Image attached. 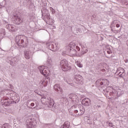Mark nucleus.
<instances>
[{"label": "nucleus", "mask_w": 128, "mask_h": 128, "mask_svg": "<svg viewBox=\"0 0 128 128\" xmlns=\"http://www.w3.org/2000/svg\"><path fill=\"white\" fill-rule=\"evenodd\" d=\"M15 42L18 46L25 48L28 44V38L24 35H19L15 38Z\"/></svg>", "instance_id": "1"}, {"label": "nucleus", "mask_w": 128, "mask_h": 128, "mask_svg": "<svg viewBox=\"0 0 128 128\" xmlns=\"http://www.w3.org/2000/svg\"><path fill=\"white\" fill-rule=\"evenodd\" d=\"M42 18H44V20H47L46 21V24H49L50 26H52L54 23V20L52 18H50V12L48 10H42Z\"/></svg>", "instance_id": "2"}, {"label": "nucleus", "mask_w": 128, "mask_h": 128, "mask_svg": "<svg viewBox=\"0 0 128 128\" xmlns=\"http://www.w3.org/2000/svg\"><path fill=\"white\" fill-rule=\"evenodd\" d=\"M60 64L61 66V68L64 72H68V70H72V67L68 66V60H62L60 62Z\"/></svg>", "instance_id": "3"}, {"label": "nucleus", "mask_w": 128, "mask_h": 128, "mask_svg": "<svg viewBox=\"0 0 128 128\" xmlns=\"http://www.w3.org/2000/svg\"><path fill=\"white\" fill-rule=\"evenodd\" d=\"M69 98L72 100V104H74L72 106V108L76 106V104H78V96L76 94H70L68 95Z\"/></svg>", "instance_id": "4"}, {"label": "nucleus", "mask_w": 128, "mask_h": 128, "mask_svg": "<svg viewBox=\"0 0 128 128\" xmlns=\"http://www.w3.org/2000/svg\"><path fill=\"white\" fill-rule=\"evenodd\" d=\"M109 94L110 96H112V98L116 100V98H118L120 96H121L122 93L117 91L116 90H113V91L109 93Z\"/></svg>", "instance_id": "5"}, {"label": "nucleus", "mask_w": 128, "mask_h": 128, "mask_svg": "<svg viewBox=\"0 0 128 128\" xmlns=\"http://www.w3.org/2000/svg\"><path fill=\"white\" fill-rule=\"evenodd\" d=\"M80 48L78 46H76V48L66 50V52L70 54V56H76V52H80Z\"/></svg>", "instance_id": "6"}, {"label": "nucleus", "mask_w": 128, "mask_h": 128, "mask_svg": "<svg viewBox=\"0 0 128 128\" xmlns=\"http://www.w3.org/2000/svg\"><path fill=\"white\" fill-rule=\"evenodd\" d=\"M96 84H100V86H108V84H110V81L106 79L104 80H98L96 82Z\"/></svg>", "instance_id": "7"}, {"label": "nucleus", "mask_w": 128, "mask_h": 128, "mask_svg": "<svg viewBox=\"0 0 128 128\" xmlns=\"http://www.w3.org/2000/svg\"><path fill=\"white\" fill-rule=\"evenodd\" d=\"M74 78H75V82L78 84H84V79L82 76L80 74H76L74 76Z\"/></svg>", "instance_id": "8"}, {"label": "nucleus", "mask_w": 128, "mask_h": 128, "mask_svg": "<svg viewBox=\"0 0 128 128\" xmlns=\"http://www.w3.org/2000/svg\"><path fill=\"white\" fill-rule=\"evenodd\" d=\"M3 100L4 105L5 106H10V104H16V102L14 100H11L10 101V98H8V97L4 98Z\"/></svg>", "instance_id": "9"}, {"label": "nucleus", "mask_w": 128, "mask_h": 128, "mask_svg": "<svg viewBox=\"0 0 128 128\" xmlns=\"http://www.w3.org/2000/svg\"><path fill=\"white\" fill-rule=\"evenodd\" d=\"M14 20H13L14 24H20L22 22V19L20 18V16H18L14 15Z\"/></svg>", "instance_id": "10"}, {"label": "nucleus", "mask_w": 128, "mask_h": 128, "mask_svg": "<svg viewBox=\"0 0 128 128\" xmlns=\"http://www.w3.org/2000/svg\"><path fill=\"white\" fill-rule=\"evenodd\" d=\"M82 106H90L92 104V101L88 98H85L82 99Z\"/></svg>", "instance_id": "11"}, {"label": "nucleus", "mask_w": 128, "mask_h": 128, "mask_svg": "<svg viewBox=\"0 0 128 128\" xmlns=\"http://www.w3.org/2000/svg\"><path fill=\"white\" fill-rule=\"evenodd\" d=\"M38 69L40 70V74L44 76H48V70L44 68V66H40L38 68Z\"/></svg>", "instance_id": "12"}, {"label": "nucleus", "mask_w": 128, "mask_h": 128, "mask_svg": "<svg viewBox=\"0 0 128 128\" xmlns=\"http://www.w3.org/2000/svg\"><path fill=\"white\" fill-rule=\"evenodd\" d=\"M54 90L58 92V94H62V89L58 84H56L54 85Z\"/></svg>", "instance_id": "13"}, {"label": "nucleus", "mask_w": 128, "mask_h": 128, "mask_svg": "<svg viewBox=\"0 0 128 128\" xmlns=\"http://www.w3.org/2000/svg\"><path fill=\"white\" fill-rule=\"evenodd\" d=\"M50 80V78H46L40 82V84H42L43 86H48V80Z\"/></svg>", "instance_id": "14"}, {"label": "nucleus", "mask_w": 128, "mask_h": 128, "mask_svg": "<svg viewBox=\"0 0 128 128\" xmlns=\"http://www.w3.org/2000/svg\"><path fill=\"white\" fill-rule=\"evenodd\" d=\"M48 48L52 52H54V50H58V44L56 43L54 44H50L48 45Z\"/></svg>", "instance_id": "15"}, {"label": "nucleus", "mask_w": 128, "mask_h": 128, "mask_svg": "<svg viewBox=\"0 0 128 128\" xmlns=\"http://www.w3.org/2000/svg\"><path fill=\"white\" fill-rule=\"evenodd\" d=\"M74 112L76 114H78V116H82V114H84V108H81L79 109V110H74Z\"/></svg>", "instance_id": "16"}, {"label": "nucleus", "mask_w": 128, "mask_h": 128, "mask_svg": "<svg viewBox=\"0 0 128 128\" xmlns=\"http://www.w3.org/2000/svg\"><path fill=\"white\" fill-rule=\"evenodd\" d=\"M76 44L73 42H71L68 46L66 47V50H74L76 48Z\"/></svg>", "instance_id": "17"}, {"label": "nucleus", "mask_w": 128, "mask_h": 128, "mask_svg": "<svg viewBox=\"0 0 128 128\" xmlns=\"http://www.w3.org/2000/svg\"><path fill=\"white\" fill-rule=\"evenodd\" d=\"M71 30L75 34H78V32H81L80 29V28H76V26H74L71 27Z\"/></svg>", "instance_id": "18"}, {"label": "nucleus", "mask_w": 128, "mask_h": 128, "mask_svg": "<svg viewBox=\"0 0 128 128\" xmlns=\"http://www.w3.org/2000/svg\"><path fill=\"white\" fill-rule=\"evenodd\" d=\"M47 102L49 104L50 106H54V100L52 98L48 97L46 98Z\"/></svg>", "instance_id": "19"}, {"label": "nucleus", "mask_w": 128, "mask_h": 128, "mask_svg": "<svg viewBox=\"0 0 128 128\" xmlns=\"http://www.w3.org/2000/svg\"><path fill=\"white\" fill-rule=\"evenodd\" d=\"M120 71L119 72V76L120 78H124V76H126V73L124 72L125 70L124 68H120Z\"/></svg>", "instance_id": "20"}, {"label": "nucleus", "mask_w": 128, "mask_h": 128, "mask_svg": "<svg viewBox=\"0 0 128 128\" xmlns=\"http://www.w3.org/2000/svg\"><path fill=\"white\" fill-rule=\"evenodd\" d=\"M82 52L80 54V56H82V54H86V52H88V48H86V47L82 46Z\"/></svg>", "instance_id": "21"}, {"label": "nucleus", "mask_w": 128, "mask_h": 128, "mask_svg": "<svg viewBox=\"0 0 128 128\" xmlns=\"http://www.w3.org/2000/svg\"><path fill=\"white\" fill-rule=\"evenodd\" d=\"M24 56L26 60H30V52L28 51H24Z\"/></svg>", "instance_id": "22"}, {"label": "nucleus", "mask_w": 128, "mask_h": 128, "mask_svg": "<svg viewBox=\"0 0 128 128\" xmlns=\"http://www.w3.org/2000/svg\"><path fill=\"white\" fill-rule=\"evenodd\" d=\"M70 128V122H65L64 124L61 126L60 128Z\"/></svg>", "instance_id": "23"}, {"label": "nucleus", "mask_w": 128, "mask_h": 128, "mask_svg": "<svg viewBox=\"0 0 128 128\" xmlns=\"http://www.w3.org/2000/svg\"><path fill=\"white\" fill-rule=\"evenodd\" d=\"M6 28L8 30H14V26L8 24L6 26Z\"/></svg>", "instance_id": "24"}, {"label": "nucleus", "mask_w": 128, "mask_h": 128, "mask_svg": "<svg viewBox=\"0 0 128 128\" xmlns=\"http://www.w3.org/2000/svg\"><path fill=\"white\" fill-rule=\"evenodd\" d=\"M14 123L16 124H20V118H17L16 120H14Z\"/></svg>", "instance_id": "25"}, {"label": "nucleus", "mask_w": 128, "mask_h": 128, "mask_svg": "<svg viewBox=\"0 0 128 128\" xmlns=\"http://www.w3.org/2000/svg\"><path fill=\"white\" fill-rule=\"evenodd\" d=\"M107 53L108 54H110V55H108V56H106V58H112V51H110V50H108L107 51Z\"/></svg>", "instance_id": "26"}, {"label": "nucleus", "mask_w": 128, "mask_h": 128, "mask_svg": "<svg viewBox=\"0 0 128 128\" xmlns=\"http://www.w3.org/2000/svg\"><path fill=\"white\" fill-rule=\"evenodd\" d=\"M108 88H106V89L103 90V94L105 96H108Z\"/></svg>", "instance_id": "27"}, {"label": "nucleus", "mask_w": 128, "mask_h": 128, "mask_svg": "<svg viewBox=\"0 0 128 128\" xmlns=\"http://www.w3.org/2000/svg\"><path fill=\"white\" fill-rule=\"evenodd\" d=\"M121 2L122 4H125L126 6L128 4V2L126 0H121Z\"/></svg>", "instance_id": "28"}, {"label": "nucleus", "mask_w": 128, "mask_h": 128, "mask_svg": "<svg viewBox=\"0 0 128 128\" xmlns=\"http://www.w3.org/2000/svg\"><path fill=\"white\" fill-rule=\"evenodd\" d=\"M2 128H10V126H9L8 124H3L2 126Z\"/></svg>", "instance_id": "29"}, {"label": "nucleus", "mask_w": 128, "mask_h": 128, "mask_svg": "<svg viewBox=\"0 0 128 128\" xmlns=\"http://www.w3.org/2000/svg\"><path fill=\"white\" fill-rule=\"evenodd\" d=\"M1 30L2 32H1V34H3V36H5L6 35V30H4V29H1Z\"/></svg>", "instance_id": "30"}, {"label": "nucleus", "mask_w": 128, "mask_h": 128, "mask_svg": "<svg viewBox=\"0 0 128 128\" xmlns=\"http://www.w3.org/2000/svg\"><path fill=\"white\" fill-rule=\"evenodd\" d=\"M112 31L114 34H118V30H116L114 28H112Z\"/></svg>", "instance_id": "31"}, {"label": "nucleus", "mask_w": 128, "mask_h": 128, "mask_svg": "<svg viewBox=\"0 0 128 128\" xmlns=\"http://www.w3.org/2000/svg\"><path fill=\"white\" fill-rule=\"evenodd\" d=\"M76 64L79 68H82V64H80V62H78Z\"/></svg>", "instance_id": "32"}, {"label": "nucleus", "mask_w": 128, "mask_h": 128, "mask_svg": "<svg viewBox=\"0 0 128 128\" xmlns=\"http://www.w3.org/2000/svg\"><path fill=\"white\" fill-rule=\"evenodd\" d=\"M98 68H102V64L100 63L98 64Z\"/></svg>", "instance_id": "33"}, {"label": "nucleus", "mask_w": 128, "mask_h": 128, "mask_svg": "<svg viewBox=\"0 0 128 128\" xmlns=\"http://www.w3.org/2000/svg\"><path fill=\"white\" fill-rule=\"evenodd\" d=\"M32 120V119L30 120H26V124H27L28 126V124L29 122H30Z\"/></svg>", "instance_id": "34"}, {"label": "nucleus", "mask_w": 128, "mask_h": 128, "mask_svg": "<svg viewBox=\"0 0 128 128\" xmlns=\"http://www.w3.org/2000/svg\"><path fill=\"white\" fill-rule=\"evenodd\" d=\"M44 98H42L41 102H42V104H46V103L44 102Z\"/></svg>", "instance_id": "35"}, {"label": "nucleus", "mask_w": 128, "mask_h": 128, "mask_svg": "<svg viewBox=\"0 0 128 128\" xmlns=\"http://www.w3.org/2000/svg\"><path fill=\"white\" fill-rule=\"evenodd\" d=\"M52 14H56V10L52 8Z\"/></svg>", "instance_id": "36"}, {"label": "nucleus", "mask_w": 128, "mask_h": 128, "mask_svg": "<svg viewBox=\"0 0 128 128\" xmlns=\"http://www.w3.org/2000/svg\"><path fill=\"white\" fill-rule=\"evenodd\" d=\"M3 22H4V24H8V21L6 20H3Z\"/></svg>", "instance_id": "37"}, {"label": "nucleus", "mask_w": 128, "mask_h": 128, "mask_svg": "<svg viewBox=\"0 0 128 128\" xmlns=\"http://www.w3.org/2000/svg\"><path fill=\"white\" fill-rule=\"evenodd\" d=\"M100 70H101V72H106V69L105 68H101Z\"/></svg>", "instance_id": "38"}, {"label": "nucleus", "mask_w": 128, "mask_h": 128, "mask_svg": "<svg viewBox=\"0 0 128 128\" xmlns=\"http://www.w3.org/2000/svg\"><path fill=\"white\" fill-rule=\"evenodd\" d=\"M28 126H32V120L30 122L28 123Z\"/></svg>", "instance_id": "39"}, {"label": "nucleus", "mask_w": 128, "mask_h": 128, "mask_svg": "<svg viewBox=\"0 0 128 128\" xmlns=\"http://www.w3.org/2000/svg\"><path fill=\"white\" fill-rule=\"evenodd\" d=\"M120 25L118 24H116V28H120Z\"/></svg>", "instance_id": "40"}, {"label": "nucleus", "mask_w": 128, "mask_h": 128, "mask_svg": "<svg viewBox=\"0 0 128 128\" xmlns=\"http://www.w3.org/2000/svg\"><path fill=\"white\" fill-rule=\"evenodd\" d=\"M30 106H34V103H31Z\"/></svg>", "instance_id": "41"}, {"label": "nucleus", "mask_w": 128, "mask_h": 128, "mask_svg": "<svg viewBox=\"0 0 128 128\" xmlns=\"http://www.w3.org/2000/svg\"><path fill=\"white\" fill-rule=\"evenodd\" d=\"M88 124H90V119H88Z\"/></svg>", "instance_id": "42"}, {"label": "nucleus", "mask_w": 128, "mask_h": 128, "mask_svg": "<svg viewBox=\"0 0 128 128\" xmlns=\"http://www.w3.org/2000/svg\"><path fill=\"white\" fill-rule=\"evenodd\" d=\"M42 98H44V100H46V97L45 96H43Z\"/></svg>", "instance_id": "43"}, {"label": "nucleus", "mask_w": 128, "mask_h": 128, "mask_svg": "<svg viewBox=\"0 0 128 128\" xmlns=\"http://www.w3.org/2000/svg\"><path fill=\"white\" fill-rule=\"evenodd\" d=\"M124 62H128V60H124Z\"/></svg>", "instance_id": "44"}, {"label": "nucleus", "mask_w": 128, "mask_h": 128, "mask_svg": "<svg viewBox=\"0 0 128 128\" xmlns=\"http://www.w3.org/2000/svg\"><path fill=\"white\" fill-rule=\"evenodd\" d=\"M109 126H110L111 128H112V127L114 126L110 125V124Z\"/></svg>", "instance_id": "45"}, {"label": "nucleus", "mask_w": 128, "mask_h": 128, "mask_svg": "<svg viewBox=\"0 0 128 128\" xmlns=\"http://www.w3.org/2000/svg\"><path fill=\"white\" fill-rule=\"evenodd\" d=\"M114 23L116 22V20H114Z\"/></svg>", "instance_id": "46"}, {"label": "nucleus", "mask_w": 128, "mask_h": 128, "mask_svg": "<svg viewBox=\"0 0 128 128\" xmlns=\"http://www.w3.org/2000/svg\"><path fill=\"white\" fill-rule=\"evenodd\" d=\"M14 60H16V58H14Z\"/></svg>", "instance_id": "47"}, {"label": "nucleus", "mask_w": 128, "mask_h": 128, "mask_svg": "<svg viewBox=\"0 0 128 128\" xmlns=\"http://www.w3.org/2000/svg\"><path fill=\"white\" fill-rule=\"evenodd\" d=\"M18 60H16V62H18Z\"/></svg>", "instance_id": "48"}, {"label": "nucleus", "mask_w": 128, "mask_h": 128, "mask_svg": "<svg viewBox=\"0 0 128 128\" xmlns=\"http://www.w3.org/2000/svg\"><path fill=\"white\" fill-rule=\"evenodd\" d=\"M109 124H110V122Z\"/></svg>", "instance_id": "49"}]
</instances>
